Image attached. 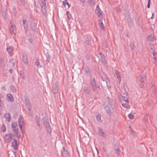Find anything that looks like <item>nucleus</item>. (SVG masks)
Listing matches in <instances>:
<instances>
[{"mask_svg": "<svg viewBox=\"0 0 157 157\" xmlns=\"http://www.w3.org/2000/svg\"><path fill=\"white\" fill-rule=\"evenodd\" d=\"M62 155L63 157H69L68 153L67 151H64L63 152Z\"/></svg>", "mask_w": 157, "mask_h": 157, "instance_id": "32", "label": "nucleus"}, {"mask_svg": "<svg viewBox=\"0 0 157 157\" xmlns=\"http://www.w3.org/2000/svg\"><path fill=\"white\" fill-rule=\"evenodd\" d=\"M6 50L10 56H12L13 54V47H9L6 48Z\"/></svg>", "mask_w": 157, "mask_h": 157, "instance_id": "15", "label": "nucleus"}, {"mask_svg": "<svg viewBox=\"0 0 157 157\" xmlns=\"http://www.w3.org/2000/svg\"><path fill=\"white\" fill-rule=\"evenodd\" d=\"M1 67L2 68H4L5 67V61L4 58H2L0 59Z\"/></svg>", "mask_w": 157, "mask_h": 157, "instance_id": "24", "label": "nucleus"}, {"mask_svg": "<svg viewBox=\"0 0 157 157\" xmlns=\"http://www.w3.org/2000/svg\"><path fill=\"white\" fill-rule=\"evenodd\" d=\"M104 109L109 116H111L112 113L110 110V109L109 106L107 105L104 107Z\"/></svg>", "mask_w": 157, "mask_h": 157, "instance_id": "18", "label": "nucleus"}, {"mask_svg": "<svg viewBox=\"0 0 157 157\" xmlns=\"http://www.w3.org/2000/svg\"><path fill=\"white\" fill-rule=\"evenodd\" d=\"M86 73H88L90 72V71L89 69L86 71Z\"/></svg>", "mask_w": 157, "mask_h": 157, "instance_id": "61", "label": "nucleus"}, {"mask_svg": "<svg viewBox=\"0 0 157 157\" xmlns=\"http://www.w3.org/2000/svg\"><path fill=\"white\" fill-rule=\"evenodd\" d=\"M8 157H15V155L14 152H12L8 155Z\"/></svg>", "mask_w": 157, "mask_h": 157, "instance_id": "45", "label": "nucleus"}, {"mask_svg": "<svg viewBox=\"0 0 157 157\" xmlns=\"http://www.w3.org/2000/svg\"><path fill=\"white\" fill-rule=\"evenodd\" d=\"M23 61L25 64H27L28 63L27 56L25 54L23 56Z\"/></svg>", "mask_w": 157, "mask_h": 157, "instance_id": "25", "label": "nucleus"}, {"mask_svg": "<svg viewBox=\"0 0 157 157\" xmlns=\"http://www.w3.org/2000/svg\"><path fill=\"white\" fill-rule=\"evenodd\" d=\"M35 65L38 67H41V65L40 64V62H39L38 59L36 58L35 59Z\"/></svg>", "mask_w": 157, "mask_h": 157, "instance_id": "28", "label": "nucleus"}, {"mask_svg": "<svg viewBox=\"0 0 157 157\" xmlns=\"http://www.w3.org/2000/svg\"><path fill=\"white\" fill-rule=\"evenodd\" d=\"M41 10L43 13V15L44 16H46L47 13L46 5H41Z\"/></svg>", "mask_w": 157, "mask_h": 157, "instance_id": "14", "label": "nucleus"}, {"mask_svg": "<svg viewBox=\"0 0 157 157\" xmlns=\"http://www.w3.org/2000/svg\"><path fill=\"white\" fill-rule=\"evenodd\" d=\"M18 122L20 129L21 132L23 133V132H24V130L25 128L23 127L24 124L23 119H18Z\"/></svg>", "mask_w": 157, "mask_h": 157, "instance_id": "7", "label": "nucleus"}, {"mask_svg": "<svg viewBox=\"0 0 157 157\" xmlns=\"http://www.w3.org/2000/svg\"><path fill=\"white\" fill-rule=\"evenodd\" d=\"M154 14L153 13L152 14V16L151 18L152 19H153L154 18Z\"/></svg>", "mask_w": 157, "mask_h": 157, "instance_id": "62", "label": "nucleus"}, {"mask_svg": "<svg viewBox=\"0 0 157 157\" xmlns=\"http://www.w3.org/2000/svg\"><path fill=\"white\" fill-rule=\"evenodd\" d=\"M7 100L8 101L11 102L13 101V96L10 94H7Z\"/></svg>", "mask_w": 157, "mask_h": 157, "instance_id": "19", "label": "nucleus"}, {"mask_svg": "<svg viewBox=\"0 0 157 157\" xmlns=\"http://www.w3.org/2000/svg\"><path fill=\"white\" fill-rule=\"evenodd\" d=\"M20 75L21 77L23 79L25 78V77L24 75V74L22 72H20Z\"/></svg>", "mask_w": 157, "mask_h": 157, "instance_id": "49", "label": "nucleus"}, {"mask_svg": "<svg viewBox=\"0 0 157 157\" xmlns=\"http://www.w3.org/2000/svg\"><path fill=\"white\" fill-rule=\"evenodd\" d=\"M20 2L22 5H24L25 4V0H19Z\"/></svg>", "mask_w": 157, "mask_h": 157, "instance_id": "47", "label": "nucleus"}, {"mask_svg": "<svg viewBox=\"0 0 157 157\" xmlns=\"http://www.w3.org/2000/svg\"><path fill=\"white\" fill-rule=\"evenodd\" d=\"M128 116L129 118L131 119H133V118H134V116L131 113L129 114L128 115Z\"/></svg>", "mask_w": 157, "mask_h": 157, "instance_id": "46", "label": "nucleus"}, {"mask_svg": "<svg viewBox=\"0 0 157 157\" xmlns=\"http://www.w3.org/2000/svg\"><path fill=\"white\" fill-rule=\"evenodd\" d=\"M13 59H10L9 60V63H10L11 67H13L15 65L14 62H13Z\"/></svg>", "mask_w": 157, "mask_h": 157, "instance_id": "38", "label": "nucleus"}, {"mask_svg": "<svg viewBox=\"0 0 157 157\" xmlns=\"http://www.w3.org/2000/svg\"><path fill=\"white\" fill-rule=\"evenodd\" d=\"M98 134L100 135L102 137H105L106 136L105 133L103 132V130L100 127L98 128Z\"/></svg>", "mask_w": 157, "mask_h": 157, "instance_id": "16", "label": "nucleus"}, {"mask_svg": "<svg viewBox=\"0 0 157 157\" xmlns=\"http://www.w3.org/2000/svg\"><path fill=\"white\" fill-rule=\"evenodd\" d=\"M66 14L67 15L68 18L70 20L72 17V16L71 14L70 13L69 11H67L66 12Z\"/></svg>", "mask_w": 157, "mask_h": 157, "instance_id": "39", "label": "nucleus"}, {"mask_svg": "<svg viewBox=\"0 0 157 157\" xmlns=\"http://www.w3.org/2000/svg\"><path fill=\"white\" fill-rule=\"evenodd\" d=\"M29 41L30 43H31L33 42V40L32 39H30L29 40Z\"/></svg>", "mask_w": 157, "mask_h": 157, "instance_id": "58", "label": "nucleus"}, {"mask_svg": "<svg viewBox=\"0 0 157 157\" xmlns=\"http://www.w3.org/2000/svg\"><path fill=\"white\" fill-rule=\"evenodd\" d=\"M1 129V131L3 132H4L6 131V127L4 124H2Z\"/></svg>", "mask_w": 157, "mask_h": 157, "instance_id": "35", "label": "nucleus"}, {"mask_svg": "<svg viewBox=\"0 0 157 157\" xmlns=\"http://www.w3.org/2000/svg\"><path fill=\"white\" fill-rule=\"evenodd\" d=\"M27 21L26 19H23L22 22L23 23V25L26 33L28 30V26L27 22Z\"/></svg>", "mask_w": 157, "mask_h": 157, "instance_id": "10", "label": "nucleus"}, {"mask_svg": "<svg viewBox=\"0 0 157 157\" xmlns=\"http://www.w3.org/2000/svg\"><path fill=\"white\" fill-rule=\"evenodd\" d=\"M124 90V94H123V95L122 96L121 94H120L124 100V101L126 102V103H128L129 102L128 98H129V96L128 94V92L126 91V90L124 84L123 86Z\"/></svg>", "mask_w": 157, "mask_h": 157, "instance_id": "3", "label": "nucleus"}, {"mask_svg": "<svg viewBox=\"0 0 157 157\" xmlns=\"http://www.w3.org/2000/svg\"><path fill=\"white\" fill-rule=\"evenodd\" d=\"M96 119L99 123H101L102 121L101 120V115L100 114H97L96 116Z\"/></svg>", "mask_w": 157, "mask_h": 157, "instance_id": "26", "label": "nucleus"}, {"mask_svg": "<svg viewBox=\"0 0 157 157\" xmlns=\"http://www.w3.org/2000/svg\"><path fill=\"white\" fill-rule=\"evenodd\" d=\"M4 117L6 121L10 122L11 119V117L10 113H6L5 114Z\"/></svg>", "mask_w": 157, "mask_h": 157, "instance_id": "17", "label": "nucleus"}, {"mask_svg": "<svg viewBox=\"0 0 157 157\" xmlns=\"http://www.w3.org/2000/svg\"><path fill=\"white\" fill-rule=\"evenodd\" d=\"M140 86L141 88H142L144 86V80L145 79V77L144 75L142 76H140Z\"/></svg>", "mask_w": 157, "mask_h": 157, "instance_id": "11", "label": "nucleus"}, {"mask_svg": "<svg viewBox=\"0 0 157 157\" xmlns=\"http://www.w3.org/2000/svg\"><path fill=\"white\" fill-rule=\"evenodd\" d=\"M148 1V4L147 5V7L148 8H149L150 7V4L151 3L150 0H147Z\"/></svg>", "mask_w": 157, "mask_h": 157, "instance_id": "51", "label": "nucleus"}, {"mask_svg": "<svg viewBox=\"0 0 157 157\" xmlns=\"http://www.w3.org/2000/svg\"><path fill=\"white\" fill-rule=\"evenodd\" d=\"M63 4L64 7H65L66 4L68 6V8H69L71 6V4L67 2V0H64V1L63 2Z\"/></svg>", "mask_w": 157, "mask_h": 157, "instance_id": "27", "label": "nucleus"}, {"mask_svg": "<svg viewBox=\"0 0 157 157\" xmlns=\"http://www.w3.org/2000/svg\"><path fill=\"white\" fill-rule=\"evenodd\" d=\"M1 89L3 90H6V88L4 86H2L1 88Z\"/></svg>", "mask_w": 157, "mask_h": 157, "instance_id": "60", "label": "nucleus"}, {"mask_svg": "<svg viewBox=\"0 0 157 157\" xmlns=\"http://www.w3.org/2000/svg\"><path fill=\"white\" fill-rule=\"evenodd\" d=\"M10 89L11 91H12L13 93L16 92V88L12 85H11L10 86Z\"/></svg>", "mask_w": 157, "mask_h": 157, "instance_id": "34", "label": "nucleus"}, {"mask_svg": "<svg viewBox=\"0 0 157 157\" xmlns=\"http://www.w3.org/2000/svg\"><path fill=\"white\" fill-rule=\"evenodd\" d=\"M14 136V135L12 133L6 134L5 135L4 139L7 142L10 143L13 139Z\"/></svg>", "mask_w": 157, "mask_h": 157, "instance_id": "4", "label": "nucleus"}, {"mask_svg": "<svg viewBox=\"0 0 157 157\" xmlns=\"http://www.w3.org/2000/svg\"><path fill=\"white\" fill-rule=\"evenodd\" d=\"M90 41V40L88 37L86 38V44L88 46L90 45L91 44Z\"/></svg>", "mask_w": 157, "mask_h": 157, "instance_id": "37", "label": "nucleus"}, {"mask_svg": "<svg viewBox=\"0 0 157 157\" xmlns=\"http://www.w3.org/2000/svg\"><path fill=\"white\" fill-rule=\"evenodd\" d=\"M80 1L82 3H84L85 2V0H80Z\"/></svg>", "mask_w": 157, "mask_h": 157, "instance_id": "64", "label": "nucleus"}, {"mask_svg": "<svg viewBox=\"0 0 157 157\" xmlns=\"http://www.w3.org/2000/svg\"><path fill=\"white\" fill-rule=\"evenodd\" d=\"M127 21L128 23V25L130 26L132 24V19L130 17H128L127 19Z\"/></svg>", "mask_w": 157, "mask_h": 157, "instance_id": "29", "label": "nucleus"}, {"mask_svg": "<svg viewBox=\"0 0 157 157\" xmlns=\"http://www.w3.org/2000/svg\"><path fill=\"white\" fill-rule=\"evenodd\" d=\"M122 105L124 107H127V104L126 103H123Z\"/></svg>", "mask_w": 157, "mask_h": 157, "instance_id": "59", "label": "nucleus"}, {"mask_svg": "<svg viewBox=\"0 0 157 157\" xmlns=\"http://www.w3.org/2000/svg\"><path fill=\"white\" fill-rule=\"evenodd\" d=\"M116 10L117 12L118 13H121V10L120 7H117Z\"/></svg>", "mask_w": 157, "mask_h": 157, "instance_id": "48", "label": "nucleus"}, {"mask_svg": "<svg viewBox=\"0 0 157 157\" xmlns=\"http://www.w3.org/2000/svg\"><path fill=\"white\" fill-rule=\"evenodd\" d=\"M90 4L92 6H94L95 4V3L94 0H88Z\"/></svg>", "mask_w": 157, "mask_h": 157, "instance_id": "41", "label": "nucleus"}, {"mask_svg": "<svg viewBox=\"0 0 157 157\" xmlns=\"http://www.w3.org/2000/svg\"><path fill=\"white\" fill-rule=\"evenodd\" d=\"M97 88H98L99 89V90H101L100 87L99 86H97Z\"/></svg>", "mask_w": 157, "mask_h": 157, "instance_id": "63", "label": "nucleus"}, {"mask_svg": "<svg viewBox=\"0 0 157 157\" xmlns=\"http://www.w3.org/2000/svg\"><path fill=\"white\" fill-rule=\"evenodd\" d=\"M12 131L14 135L17 138L20 137L21 135L18 134L19 130L17 128V125L15 122H13L11 124Z\"/></svg>", "mask_w": 157, "mask_h": 157, "instance_id": "1", "label": "nucleus"}, {"mask_svg": "<svg viewBox=\"0 0 157 157\" xmlns=\"http://www.w3.org/2000/svg\"><path fill=\"white\" fill-rule=\"evenodd\" d=\"M40 0H34V2L35 5L38 8L40 6Z\"/></svg>", "mask_w": 157, "mask_h": 157, "instance_id": "30", "label": "nucleus"}, {"mask_svg": "<svg viewBox=\"0 0 157 157\" xmlns=\"http://www.w3.org/2000/svg\"><path fill=\"white\" fill-rule=\"evenodd\" d=\"M84 90L86 93L88 94L90 93V90L88 87H85L84 88Z\"/></svg>", "mask_w": 157, "mask_h": 157, "instance_id": "36", "label": "nucleus"}, {"mask_svg": "<svg viewBox=\"0 0 157 157\" xmlns=\"http://www.w3.org/2000/svg\"><path fill=\"white\" fill-rule=\"evenodd\" d=\"M147 38L148 40L150 41H153L155 40V38L154 36L151 35H149Z\"/></svg>", "mask_w": 157, "mask_h": 157, "instance_id": "33", "label": "nucleus"}, {"mask_svg": "<svg viewBox=\"0 0 157 157\" xmlns=\"http://www.w3.org/2000/svg\"><path fill=\"white\" fill-rule=\"evenodd\" d=\"M40 117L38 116H36L35 117V120L36 123H38V122H40Z\"/></svg>", "mask_w": 157, "mask_h": 157, "instance_id": "42", "label": "nucleus"}, {"mask_svg": "<svg viewBox=\"0 0 157 157\" xmlns=\"http://www.w3.org/2000/svg\"><path fill=\"white\" fill-rule=\"evenodd\" d=\"M153 55V58L155 59V60H156V52H153L152 53Z\"/></svg>", "mask_w": 157, "mask_h": 157, "instance_id": "43", "label": "nucleus"}, {"mask_svg": "<svg viewBox=\"0 0 157 157\" xmlns=\"http://www.w3.org/2000/svg\"><path fill=\"white\" fill-rule=\"evenodd\" d=\"M3 105V102L1 99L0 98V107L2 106Z\"/></svg>", "mask_w": 157, "mask_h": 157, "instance_id": "54", "label": "nucleus"}, {"mask_svg": "<svg viewBox=\"0 0 157 157\" xmlns=\"http://www.w3.org/2000/svg\"><path fill=\"white\" fill-rule=\"evenodd\" d=\"M2 15L3 17L4 18V19H5L6 18V12H3L2 13Z\"/></svg>", "mask_w": 157, "mask_h": 157, "instance_id": "50", "label": "nucleus"}, {"mask_svg": "<svg viewBox=\"0 0 157 157\" xmlns=\"http://www.w3.org/2000/svg\"><path fill=\"white\" fill-rule=\"evenodd\" d=\"M115 73L117 75V78L119 80V82H120L121 81V79L120 73L117 70H115Z\"/></svg>", "mask_w": 157, "mask_h": 157, "instance_id": "21", "label": "nucleus"}, {"mask_svg": "<svg viewBox=\"0 0 157 157\" xmlns=\"http://www.w3.org/2000/svg\"><path fill=\"white\" fill-rule=\"evenodd\" d=\"M43 124L45 126L47 132L48 133L51 132V130L50 127V125L48 118L45 117L43 119Z\"/></svg>", "mask_w": 157, "mask_h": 157, "instance_id": "2", "label": "nucleus"}, {"mask_svg": "<svg viewBox=\"0 0 157 157\" xmlns=\"http://www.w3.org/2000/svg\"><path fill=\"white\" fill-rule=\"evenodd\" d=\"M38 126L39 127V128L41 129H42V128L40 126V122H38V123H36Z\"/></svg>", "mask_w": 157, "mask_h": 157, "instance_id": "55", "label": "nucleus"}, {"mask_svg": "<svg viewBox=\"0 0 157 157\" xmlns=\"http://www.w3.org/2000/svg\"><path fill=\"white\" fill-rule=\"evenodd\" d=\"M90 84L92 90L94 92H96L97 89V84L95 78L90 80Z\"/></svg>", "mask_w": 157, "mask_h": 157, "instance_id": "5", "label": "nucleus"}, {"mask_svg": "<svg viewBox=\"0 0 157 157\" xmlns=\"http://www.w3.org/2000/svg\"><path fill=\"white\" fill-rule=\"evenodd\" d=\"M129 47H130L132 49V50L134 48V44L133 43H130V44L129 45Z\"/></svg>", "mask_w": 157, "mask_h": 157, "instance_id": "44", "label": "nucleus"}, {"mask_svg": "<svg viewBox=\"0 0 157 157\" xmlns=\"http://www.w3.org/2000/svg\"><path fill=\"white\" fill-rule=\"evenodd\" d=\"M4 97V95L2 93H0V98H2Z\"/></svg>", "mask_w": 157, "mask_h": 157, "instance_id": "56", "label": "nucleus"}, {"mask_svg": "<svg viewBox=\"0 0 157 157\" xmlns=\"http://www.w3.org/2000/svg\"><path fill=\"white\" fill-rule=\"evenodd\" d=\"M10 25H11V28L10 29V31L12 33L15 34V32L14 30V28H15V26L12 24V22L10 23Z\"/></svg>", "mask_w": 157, "mask_h": 157, "instance_id": "31", "label": "nucleus"}, {"mask_svg": "<svg viewBox=\"0 0 157 157\" xmlns=\"http://www.w3.org/2000/svg\"><path fill=\"white\" fill-rule=\"evenodd\" d=\"M9 72L10 74H12L13 73V70L11 68H10L9 70Z\"/></svg>", "mask_w": 157, "mask_h": 157, "instance_id": "57", "label": "nucleus"}, {"mask_svg": "<svg viewBox=\"0 0 157 157\" xmlns=\"http://www.w3.org/2000/svg\"><path fill=\"white\" fill-rule=\"evenodd\" d=\"M107 98L108 102L111 105L112 109H115V105L114 101L112 100L108 97H107Z\"/></svg>", "mask_w": 157, "mask_h": 157, "instance_id": "8", "label": "nucleus"}, {"mask_svg": "<svg viewBox=\"0 0 157 157\" xmlns=\"http://www.w3.org/2000/svg\"><path fill=\"white\" fill-rule=\"evenodd\" d=\"M42 5H46V1H44L42 0L41 1Z\"/></svg>", "mask_w": 157, "mask_h": 157, "instance_id": "53", "label": "nucleus"}, {"mask_svg": "<svg viewBox=\"0 0 157 157\" xmlns=\"http://www.w3.org/2000/svg\"><path fill=\"white\" fill-rule=\"evenodd\" d=\"M99 54L100 55V56L101 58H103L105 57L104 55L102 54L101 53H100Z\"/></svg>", "mask_w": 157, "mask_h": 157, "instance_id": "52", "label": "nucleus"}, {"mask_svg": "<svg viewBox=\"0 0 157 157\" xmlns=\"http://www.w3.org/2000/svg\"><path fill=\"white\" fill-rule=\"evenodd\" d=\"M25 104L27 106L28 109L29 110H30V109L29 108V106L30 105V102L28 98H25Z\"/></svg>", "mask_w": 157, "mask_h": 157, "instance_id": "20", "label": "nucleus"}, {"mask_svg": "<svg viewBox=\"0 0 157 157\" xmlns=\"http://www.w3.org/2000/svg\"><path fill=\"white\" fill-rule=\"evenodd\" d=\"M101 60L102 63L104 65H105L106 63L105 57L103 58H101Z\"/></svg>", "mask_w": 157, "mask_h": 157, "instance_id": "40", "label": "nucleus"}, {"mask_svg": "<svg viewBox=\"0 0 157 157\" xmlns=\"http://www.w3.org/2000/svg\"><path fill=\"white\" fill-rule=\"evenodd\" d=\"M36 25L34 21H32L30 22V26L32 30L35 32L36 30Z\"/></svg>", "mask_w": 157, "mask_h": 157, "instance_id": "12", "label": "nucleus"}, {"mask_svg": "<svg viewBox=\"0 0 157 157\" xmlns=\"http://www.w3.org/2000/svg\"><path fill=\"white\" fill-rule=\"evenodd\" d=\"M113 148L116 153L118 155H119L120 151L118 147L116 145H114Z\"/></svg>", "mask_w": 157, "mask_h": 157, "instance_id": "22", "label": "nucleus"}, {"mask_svg": "<svg viewBox=\"0 0 157 157\" xmlns=\"http://www.w3.org/2000/svg\"><path fill=\"white\" fill-rule=\"evenodd\" d=\"M98 22L101 29L102 30L104 29V26L103 24L102 20L101 19H99L98 20Z\"/></svg>", "mask_w": 157, "mask_h": 157, "instance_id": "23", "label": "nucleus"}, {"mask_svg": "<svg viewBox=\"0 0 157 157\" xmlns=\"http://www.w3.org/2000/svg\"><path fill=\"white\" fill-rule=\"evenodd\" d=\"M12 147H13V149L17 151L18 149V146L17 144V141L16 139H14L12 143Z\"/></svg>", "mask_w": 157, "mask_h": 157, "instance_id": "9", "label": "nucleus"}, {"mask_svg": "<svg viewBox=\"0 0 157 157\" xmlns=\"http://www.w3.org/2000/svg\"><path fill=\"white\" fill-rule=\"evenodd\" d=\"M95 13L98 14V17H101L104 14L103 12L101 10L98 5H97L95 10Z\"/></svg>", "mask_w": 157, "mask_h": 157, "instance_id": "6", "label": "nucleus"}, {"mask_svg": "<svg viewBox=\"0 0 157 157\" xmlns=\"http://www.w3.org/2000/svg\"><path fill=\"white\" fill-rule=\"evenodd\" d=\"M58 88L56 83H54L52 86V91L55 94H57L58 92Z\"/></svg>", "mask_w": 157, "mask_h": 157, "instance_id": "13", "label": "nucleus"}]
</instances>
